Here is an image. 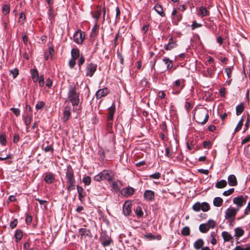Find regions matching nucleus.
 <instances>
[{"mask_svg": "<svg viewBox=\"0 0 250 250\" xmlns=\"http://www.w3.org/2000/svg\"><path fill=\"white\" fill-rule=\"evenodd\" d=\"M194 118L197 123L204 125L208 119V111L205 107H202L196 110Z\"/></svg>", "mask_w": 250, "mask_h": 250, "instance_id": "obj_1", "label": "nucleus"}, {"mask_svg": "<svg viewBox=\"0 0 250 250\" xmlns=\"http://www.w3.org/2000/svg\"><path fill=\"white\" fill-rule=\"evenodd\" d=\"M76 87L74 84H72L68 87V97L73 106L78 105L80 101L79 94L76 92Z\"/></svg>", "mask_w": 250, "mask_h": 250, "instance_id": "obj_2", "label": "nucleus"}, {"mask_svg": "<svg viewBox=\"0 0 250 250\" xmlns=\"http://www.w3.org/2000/svg\"><path fill=\"white\" fill-rule=\"evenodd\" d=\"M97 67L98 65L96 63L93 62L86 63L84 69L85 77H92L97 70Z\"/></svg>", "mask_w": 250, "mask_h": 250, "instance_id": "obj_3", "label": "nucleus"}, {"mask_svg": "<svg viewBox=\"0 0 250 250\" xmlns=\"http://www.w3.org/2000/svg\"><path fill=\"white\" fill-rule=\"evenodd\" d=\"M192 208L196 212H199L200 210L206 212L210 209V206L207 202H203L201 203L197 202L192 206Z\"/></svg>", "mask_w": 250, "mask_h": 250, "instance_id": "obj_4", "label": "nucleus"}, {"mask_svg": "<svg viewBox=\"0 0 250 250\" xmlns=\"http://www.w3.org/2000/svg\"><path fill=\"white\" fill-rule=\"evenodd\" d=\"M115 112V105L113 103L112 105L108 108L107 118V125L108 128H111L113 124V117Z\"/></svg>", "mask_w": 250, "mask_h": 250, "instance_id": "obj_5", "label": "nucleus"}, {"mask_svg": "<svg viewBox=\"0 0 250 250\" xmlns=\"http://www.w3.org/2000/svg\"><path fill=\"white\" fill-rule=\"evenodd\" d=\"M238 211L239 208H228L226 211L225 218L228 220L229 222L233 221L236 214Z\"/></svg>", "mask_w": 250, "mask_h": 250, "instance_id": "obj_6", "label": "nucleus"}, {"mask_svg": "<svg viewBox=\"0 0 250 250\" xmlns=\"http://www.w3.org/2000/svg\"><path fill=\"white\" fill-rule=\"evenodd\" d=\"M185 80L184 79H178L173 84V93L179 94L181 90L185 87Z\"/></svg>", "mask_w": 250, "mask_h": 250, "instance_id": "obj_7", "label": "nucleus"}, {"mask_svg": "<svg viewBox=\"0 0 250 250\" xmlns=\"http://www.w3.org/2000/svg\"><path fill=\"white\" fill-rule=\"evenodd\" d=\"M247 196H243L239 195L233 199V203L237 206V208L242 207L244 206L247 202Z\"/></svg>", "mask_w": 250, "mask_h": 250, "instance_id": "obj_8", "label": "nucleus"}, {"mask_svg": "<svg viewBox=\"0 0 250 250\" xmlns=\"http://www.w3.org/2000/svg\"><path fill=\"white\" fill-rule=\"evenodd\" d=\"M100 241L104 247L109 246L113 243V240L110 236L107 235L105 233L101 234L100 237Z\"/></svg>", "mask_w": 250, "mask_h": 250, "instance_id": "obj_9", "label": "nucleus"}, {"mask_svg": "<svg viewBox=\"0 0 250 250\" xmlns=\"http://www.w3.org/2000/svg\"><path fill=\"white\" fill-rule=\"evenodd\" d=\"M84 38V34L80 30H77L74 35L73 39L75 42L78 44H82Z\"/></svg>", "mask_w": 250, "mask_h": 250, "instance_id": "obj_10", "label": "nucleus"}, {"mask_svg": "<svg viewBox=\"0 0 250 250\" xmlns=\"http://www.w3.org/2000/svg\"><path fill=\"white\" fill-rule=\"evenodd\" d=\"M66 182H70L75 181L74 175V171L72 167L69 165L67 167L66 171Z\"/></svg>", "mask_w": 250, "mask_h": 250, "instance_id": "obj_11", "label": "nucleus"}, {"mask_svg": "<svg viewBox=\"0 0 250 250\" xmlns=\"http://www.w3.org/2000/svg\"><path fill=\"white\" fill-rule=\"evenodd\" d=\"M134 192L135 189L134 188L128 187L127 188H123L121 191V194L125 197H128L132 195Z\"/></svg>", "mask_w": 250, "mask_h": 250, "instance_id": "obj_12", "label": "nucleus"}, {"mask_svg": "<svg viewBox=\"0 0 250 250\" xmlns=\"http://www.w3.org/2000/svg\"><path fill=\"white\" fill-rule=\"evenodd\" d=\"M143 196L147 201H152L155 198V192L151 190H146L144 192Z\"/></svg>", "mask_w": 250, "mask_h": 250, "instance_id": "obj_13", "label": "nucleus"}, {"mask_svg": "<svg viewBox=\"0 0 250 250\" xmlns=\"http://www.w3.org/2000/svg\"><path fill=\"white\" fill-rule=\"evenodd\" d=\"M216 68L214 64H211L210 67L207 68V71L203 73V75L206 77L212 78L215 71Z\"/></svg>", "mask_w": 250, "mask_h": 250, "instance_id": "obj_14", "label": "nucleus"}, {"mask_svg": "<svg viewBox=\"0 0 250 250\" xmlns=\"http://www.w3.org/2000/svg\"><path fill=\"white\" fill-rule=\"evenodd\" d=\"M103 173L104 180H106L108 181H112L114 178V174L111 171L108 170H104L102 171Z\"/></svg>", "mask_w": 250, "mask_h": 250, "instance_id": "obj_15", "label": "nucleus"}, {"mask_svg": "<svg viewBox=\"0 0 250 250\" xmlns=\"http://www.w3.org/2000/svg\"><path fill=\"white\" fill-rule=\"evenodd\" d=\"M108 92L109 90L106 87L100 89L97 91L96 96L97 99H100L103 97L105 96Z\"/></svg>", "mask_w": 250, "mask_h": 250, "instance_id": "obj_16", "label": "nucleus"}, {"mask_svg": "<svg viewBox=\"0 0 250 250\" xmlns=\"http://www.w3.org/2000/svg\"><path fill=\"white\" fill-rule=\"evenodd\" d=\"M55 179V175L51 172L47 173L44 178L45 183L48 184L53 183Z\"/></svg>", "mask_w": 250, "mask_h": 250, "instance_id": "obj_17", "label": "nucleus"}, {"mask_svg": "<svg viewBox=\"0 0 250 250\" xmlns=\"http://www.w3.org/2000/svg\"><path fill=\"white\" fill-rule=\"evenodd\" d=\"M197 15L201 18H203L209 15V12L204 6H200L198 11Z\"/></svg>", "mask_w": 250, "mask_h": 250, "instance_id": "obj_18", "label": "nucleus"}, {"mask_svg": "<svg viewBox=\"0 0 250 250\" xmlns=\"http://www.w3.org/2000/svg\"><path fill=\"white\" fill-rule=\"evenodd\" d=\"M228 184L231 187L236 186L238 182L236 176L233 174L229 175L228 178Z\"/></svg>", "mask_w": 250, "mask_h": 250, "instance_id": "obj_19", "label": "nucleus"}, {"mask_svg": "<svg viewBox=\"0 0 250 250\" xmlns=\"http://www.w3.org/2000/svg\"><path fill=\"white\" fill-rule=\"evenodd\" d=\"M163 62L167 65L166 69L164 70L166 71V70H170L173 67V61L170 60L168 58L165 57L163 59Z\"/></svg>", "mask_w": 250, "mask_h": 250, "instance_id": "obj_20", "label": "nucleus"}, {"mask_svg": "<svg viewBox=\"0 0 250 250\" xmlns=\"http://www.w3.org/2000/svg\"><path fill=\"white\" fill-rule=\"evenodd\" d=\"M80 235L81 237L83 236L91 237L92 234L90 229L85 228H81L79 230Z\"/></svg>", "mask_w": 250, "mask_h": 250, "instance_id": "obj_21", "label": "nucleus"}, {"mask_svg": "<svg viewBox=\"0 0 250 250\" xmlns=\"http://www.w3.org/2000/svg\"><path fill=\"white\" fill-rule=\"evenodd\" d=\"M131 205L125 203L123 207V213L126 216L130 215L131 212Z\"/></svg>", "mask_w": 250, "mask_h": 250, "instance_id": "obj_22", "label": "nucleus"}, {"mask_svg": "<svg viewBox=\"0 0 250 250\" xmlns=\"http://www.w3.org/2000/svg\"><path fill=\"white\" fill-rule=\"evenodd\" d=\"M70 107L69 106H66L64 107L63 111V122H66L69 119L71 115Z\"/></svg>", "mask_w": 250, "mask_h": 250, "instance_id": "obj_23", "label": "nucleus"}, {"mask_svg": "<svg viewBox=\"0 0 250 250\" xmlns=\"http://www.w3.org/2000/svg\"><path fill=\"white\" fill-rule=\"evenodd\" d=\"M77 191L79 194V199L82 201L86 195L85 191L83 188L79 186H77Z\"/></svg>", "mask_w": 250, "mask_h": 250, "instance_id": "obj_24", "label": "nucleus"}, {"mask_svg": "<svg viewBox=\"0 0 250 250\" xmlns=\"http://www.w3.org/2000/svg\"><path fill=\"white\" fill-rule=\"evenodd\" d=\"M31 77L34 83H36L39 79V73L37 69L34 68L30 71Z\"/></svg>", "mask_w": 250, "mask_h": 250, "instance_id": "obj_25", "label": "nucleus"}, {"mask_svg": "<svg viewBox=\"0 0 250 250\" xmlns=\"http://www.w3.org/2000/svg\"><path fill=\"white\" fill-rule=\"evenodd\" d=\"M155 11L161 16L164 17L165 14L164 13L163 9L162 6L160 4H157L154 7Z\"/></svg>", "mask_w": 250, "mask_h": 250, "instance_id": "obj_26", "label": "nucleus"}, {"mask_svg": "<svg viewBox=\"0 0 250 250\" xmlns=\"http://www.w3.org/2000/svg\"><path fill=\"white\" fill-rule=\"evenodd\" d=\"M23 236V233L21 230L17 229L15 231L14 237L16 239V242H18L20 241Z\"/></svg>", "mask_w": 250, "mask_h": 250, "instance_id": "obj_27", "label": "nucleus"}, {"mask_svg": "<svg viewBox=\"0 0 250 250\" xmlns=\"http://www.w3.org/2000/svg\"><path fill=\"white\" fill-rule=\"evenodd\" d=\"M66 183H67V186H66V188L69 192H70L71 191L75 189L76 180L73 181H70V182H66Z\"/></svg>", "mask_w": 250, "mask_h": 250, "instance_id": "obj_28", "label": "nucleus"}, {"mask_svg": "<svg viewBox=\"0 0 250 250\" xmlns=\"http://www.w3.org/2000/svg\"><path fill=\"white\" fill-rule=\"evenodd\" d=\"M10 6L9 4H5L2 7L1 13L3 15H7L10 13Z\"/></svg>", "mask_w": 250, "mask_h": 250, "instance_id": "obj_29", "label": "nucleus"}, {"mask_svg": "<svg viewBox=\"0 0 250 250\" xmlns=\"http://www.w3.org/2000/svg\"><path fill=\"white\" fill-rule=\"evenodd\" d=\"M204 242L202 239H199L194 243V248L196 250H199L203 246Z\"/></svg>", "mask_w": 250, "mask_h": 250, "instance_id": "obj_30", "label": "nucleus"}, {"mask_svg": "<svg viewBox=\"0 0 250 250\" xmlns=\"http://www.w3.org/2000/svg\"><path fill=\"white\" fill-rule=\"evenodd\" d=\"M32 119V115H27L23 116V121H24V123L25 125L26 126L27 129L28 128L27 126L30 125Z\"/></svg>", "mask_w": 250, "mask_h": 250, "instance_id": "obj_31", "label": "nucleus"}, {"mask_svg": "<svg viewBox=\"0 0 250 250\" xmlns=\"http://www.w3.org/2000/svg\"><path fill=\"white\" fill-rule=\"evenodd\" d=\"M227 185V182L225 180H221L218 181L215 184V187L217 188H222L226 187Z\"/></svg>", "mask_w": 250, "mask_h": 250, "instance_id": "obj_32", "label": "nucleus"}, {"mask_svg": "<svg viewBox=\"0 0 250 250\" xmlns=\"http://www.w3.org/2000/svg\"><path fill=\"white\" fill-rule=\"evenodd\" d=\"M213 203L214 206L219 207L222 205L223 200L220 197H215L213 200Z\"/></svg>", "mask_w": 250, "mask_h": 250, "instance_id": "obj_33", "label": "nucleus"}, {"mask_svg": "<svg viewBox=\"0 0 250 250\" xmlns=\"http://www.w3.org/2000/svg\"><path fill=\"white\" fill-rule=\"evenodd\" d=\"M222 236L224 239V241L228 242L232 239L231 235L227 231H223L222 233Z\"/></svg>", "mask_w": 250, "mask_h": 250, "instance_id": "obj_34", "label": "nucleus"}, {"mask_svg": "<svg viewBox=\"0 0 250 250\" xmlns=\"http://www.w3.org/2000/svg\"><path fill=\"white\" fill-rule=\"evenodd\" d=\"M176 46L177 44L175 42H171L165 45V48L166 50H170Z\"/></svg>", "mask_w": 250, "mask_h": 250, "instance_id": "obj_35", "label": "nucleus"}, {"mask_svg": "<svg viewBox=\"0 0 250 250\" xmlns=\"http://www.w3.org/2000/svg\"><path fill=\"white\" fill-rule=\"evenodd\" d=\"M101 11L102 9L100 8L99 10H98L96 13L94 14L92 12H91L92 17L95 19V22H98V21L101 15Z\"/></svg>", "mask_w": 250, "mask_h": 250, "instance_id": "obj_36", "label": "nucleus"}, {"mask_svg": "<svg viewBox=\"0 0 250 250\" xmlns=\"http://www.w3.org/2000/svg\"><path fill=\"white\" fill-rule=\"evenodd\" d=\"M71 54L72 58L76 60L80 56L79 50L78 48H73L71 50Z\"/></svg>", "mask_w": 250, "mask_h": 250, "instance_id": "obj_37", "label": "nucleus"}, {"mask_svg": "<svg viewBox=\"0 0 250 250\" xmlns=\"http://www.w3.org/2000/svg\"><path fill=\"white\" fill-rule=\"evenodd\" d=\"M209 229L207 224H202L199 226V230L202 233H206Z\"/></svg>", "mask_w": 250, "mask_h": 250, "instance_id": "obj_38", "label": "nucleus"}, {"mask_svg": "<svg viewBox=\"0 0 250 250\" xmlns=\"http://www.w3.org/2000/svg\"><path fill=\"white\" fill-rule=\"evenodd\" d=\"M244 110V104L241 103L236 107V114L240 115Z\"/></svg>", "mask_w": 250, "mask_h": 250, "instance_id": "obj_39", "label": "nucleus"}, {"mask_svg": "<svg viewBox=\"0 0 250 250\" xmlns=\"http://www.w3.org/2000/svg\"><path fill=\"white\" fill-rule=\"evenodd\" d=\"M135 212L138 218L142 217L144 214L142 209L140 206H137L136 208L135 209Z\"/></svg>", "mask_w": 250, "mask_h": 250, "instance_id": "obj_40", "label": "nucleus"}, {"mask_svg": "<svg viewBox=\"0 0 250 250\" xmlns=\"http://www.w3.org/2000/svg\"><path fill=\"white\" fill-rule=\"evenodd\" d=\"M244 233V230L241 228H236L235 229V236L237 237H241Z\"/></svg>", "mask_w": 250, "mask_h": 250, "instance_id": "obj_41", "label": "nucleus"}, {"mask_svg": "<svg viewBox=\"0 0 250 250\" xmlns=\"http://www.w3.org/2000/svg\"><path fill=\"white\" fill-rule=\"evenodd\" d=\"M190 230L188 227H184L181 230V234L183 236H189L190 235Z\"/></svg>", "mask_w": 250, "mask_h": 250, "instance_id": "obj_42", "label": "nucleus"}, {"mask_svg": "<svg viewBox=\"0 0 250 250\" xmlns=\"http://www.w3.org/2000/svg\"><path fill=\"white\" fill-rule=\"evenodd\" d=\"M91 179L90 176H85L83 178V182L85 186H88L90 184Z\"/></svg>", "mask_w": 250, "mask_h": 250, "instance_id": "obj_43", "label": "nucleus"}, {"mask_svg": "<svg viewBox=\"0 0 250 250\" xmlns=\"http://www.w3.org/2000/svg\"><path fill=\"white\" fill-rule=\"evenodd\" d=\"M6 138L4 134H0V143L2 146H5L6 144Z\"/></svg>", "mask_w": 250, "mask_h": 250, "instance_id": "obj_44", "label": "nucleus"}, {"mask_svg": "<svg viewBox=\"0 0 250 250\" xmlns=\"http://www.w3.org/2000/svg\"><path fill=\"white\" fill-rule=\"evenodd\" d=\"M216 236V232L214 231L211 232L210 233V237L211 238L210 240V243L213 245H214L216 244L217 240L215 238Z\"/></svg>", "mask_w": 250, "mask_h": 250, "instance_id": "obj_45", "label": "nucleus"}, {"mask_svg": "<svg viewBox=\"0 0 250 250\" xmlns=\"http://www.w3.org/2000/svg\"><path fill=\"white\" fill-rule=\"evenodd\" d=\"M117 58L119 60L121 64H124V56L119 50L117 52Z\"/></svg>", "mask_w": 250, "mask_h": 250, "instance_id": "obj_46", "label": "nucleus"}, {"mask_svg": "<svg viewBox=\"0 0 250 250\" xmlns=\"http://www.w3.org/2000/svg\"><path fill=\"white\" fill-rule=\"evenodd\" d=\"M203 145L204 148L209 149L211 147L212 143L210 141H205L203 142Z\"/></svg>", "mask_w": 250, "mask_h": 250, "instance_id": "obj_47", "label": "nucleus"}, {"mask_svg": "<svg viewBox=\"0 0 250 250\" xmlns=\"http://www.w3.org/2000/svg\"><path fill=\"white\" fill-rule=\"evenodd\" d=\"M10 73L12 74L14 79H15L19 75V70L15 68L10 70Z\"/></svg>", "mask_w": 250, "mask_h": 250, "instance_id": "obj_48", "label": "nucleus"}, {"mask_svg": "<svg viewBox=\"0 0 250 250\" xmlns=\"http://www.w3.org/2000/svg\"><path fill=\"white\" fill-rule=\"evenodd\" d=\"M103 175V173H102V171H101L98 174L95 176V177H94V180L95 181H98V182L104 180Z\"/></svg>", "mask_w": 250, "mask_h": 250, "instance_id": "obj_49", "label": "nucleus"}, {"mask_svg": "<svg viewBox=\"0 0 250 250\" xmlns=\"http://www.w3.org/2000/svg\"><path fill=\"white\" fill-rule=\"evenodd\" d=\"M84 62H85L84 57L83 55H81L79 60L78 62V65L79 67V70L81 69L82 65L84 63Z\"/></svg>", "mask_w": 250, "mask_h": 250, "instance_id": "obj_50", "label": "nucleus"}, {"mask_svg": "<svg viewBox=\"0 0 250 250\" xmlns=\"http://www.w3.org/2000/svg\"><path fill=\"white\" fill-rule=\"evenodd\" d=\"M207 224L208 226L209 229H213L216 226V222L211 219L209 220Z\"/></svg>", "mask_w": 250, "mask_h": 250, "instance_id": "obj_51", "label": "nucleus"}, {"mask_svg": "<svg viewBox=\"0 0 250 250\" xmlns=\"http://www.w3.org/2000/svg\"><path fill=\"white\" fill-rule=\"evenodd\" d=\"M25 20V15L24 13L21 12L20 13V17L19 19V22L21 24H23L24 22V21Z\"/></svg>", "mask_w": 250, "mask_h": 250, "instance_id": "obj_52", "label": "nucleus"}, {"mask_svg": "<svg viewBox=\"0 0 250 250\" xmlns=\"http://www.w3.org/2000/svg\"><path fill=\"white\" fill-rule=\"evenodd\" d=\"M45 105L44 102L42 101L39 102L36 105L35 108L37 110L41 109Z\"/></svg>", "mask_w": 250, "mask_h": 250, "instance_id": "obj_53", "label": "nucleus"}, {"mask_svg": "<svg viewBox=\"0 0 250 250\" xmlns=\"http://www.w3.org/2000/svg\"><path fill=\"white\" fill-rule=\"evenodd\" d=\"M234 189L233 188H231L229 189L228 190H226V191H224V192L223 193V194L224 196H229V195L232 194L234 192Z\"/></svg>", "mask_w": 250, "mask_h": 250, "instance_id": "obj_54", "label": "nucleus"}, {"mask_svg": "<svg viewBox=\"0 0 250 250\" xmlns=\"http://www.w3.org/2000/svg\"><path fill=\"white\" fill-rule=\"evenodd\" d=\"M39 86L41 87H42L44 84V76L43 75H41L39 78Z\"/></svg>", "mask_w": 250, "mask_h": 250, "instance_id": "obj_55", "label": "nucleus"}, {"mask_svg": "<svg viewBox=\"0 0 250 250\" xmlns=\"http://www.w3.org/2000/svg\"><path fill=\"white\" fill-rule=\"evenodd\" d=\"M98 154L102 160H104L105 158L104 151L102 148H100L98 150Z\"/></svg>", "mask_w": 250, "mask_h": 250, "instance_id": "obj_56", "label": "nucleus"}, {"mask_svg": "<svg viewBox=\"0 0 250 250\" xmlns=\"http://www.w3.org/2000/svg\"><path fill=\"white\" fill-rule=\"evenodd\" d=\"M149 177L151 179H159L161 177V173L159 172H156L150 175Z\"/></svg>", "mask_w": 250, "mask_h": 250, "instance_id": "obj_57", "label": "nucleus"}, {"mask_svg": "<svg viewBox=\"0 0 250 250\" xmlns=\"http://www.w3.org/2000/svg\"><path fill=\"white\" fill-rule=\"evenodd\" d=\"M10 110L12 111L13 113L17 116L18 117L21 113V111L19 108L12 107L10 108Z\"/></svg>", "mask_w": 250, "mask_h": 250, "instance_id": "obj_58", "label": "nucleus"}, {"mask_svg": "<svg viewBox=\"0 0 250 250\" xmlns=\"http://www.w3.org/2000/svg\"><path fill=\"white\" fill-rule=\"evenodd\" d=\"M165 155L167 157H169V158H171L172 157L173 153H172V152H171L170 150V149H169L168 147H167L166 148Z\"/></svg>", "mask_w": 250, "mask_h": 250, "instance_id": "obj_59", "label": "nucleus"}, {"mask_svg": "<svg viewBox=\"0 0 250 250\" xmlns=\"http://www.w3.org/2000/svg\"><path fill=\"white\" fill-rule=\"evenodd\" d=\"M48 14L49 17L50 19L53 18L55 16V15L53 13V8L51 6H49V10H48Z\"/></svg>", "mask_w": 250, "mask_h": 250, "instance_id": "obj_60", "label": "nucleus"}, {"mask_svg": "<svg viewBox=\"0 0 250 250\" xmlns=\"http://www.w3.org/2000/svg\"><path fill=\"white\" fill-rule=\"evenodd\" d=\"M18 224V220L17 219H14L13 221H11L10 223V227L12 229H14Z\"/></svg>", "mask_w": 250, "mask_h": 250, "instance_id": "obj_61", "label": "nucleus"}, {"mask_svg": "<svg viewBox=\"0 0 250 250\" xmlns=\"http://www.w3.org/2000/svg\"><path fill=\"white\" fill-rule=\"evenodd\" d=\"M111 187L116 191H117L119 190L118 185L117 183L115 181L112 182Z\"/></svg>", "mask_w": 250, "mask_h": 250, "instance_id": "obj_62", "label": "nucleus"}, {"mask_svg": "<svg viewBox=\"0 0 250 250\" xmlns=\"http://www.w3.org/2000/svg\"><path fill=\"white\" fill-rule=\"evenodd\" d=\"M43 150L45 152H51L52 153H53L54 151L53 148L50 145L47 146L45 147L44 148Z\"/></svg>", "mask_w": 250, "mask_h": 250, "instance_id": "obj_63", "label": "nucleus"}, {"mask_svg": "<svg viewBox=\"0 0 250 250\" xmlns=\"http://www.w3.org/2000/svg\"><path fill=\"white\" fill-rule=\"evenodd\" d=\"M76 64V59H71L69 61V66L70 68H73Z\"/></svg>", "mask_w": 250, "mask_h": 250, "instance_id": "obj_64", "label": "nucleus"}]
</instances>
